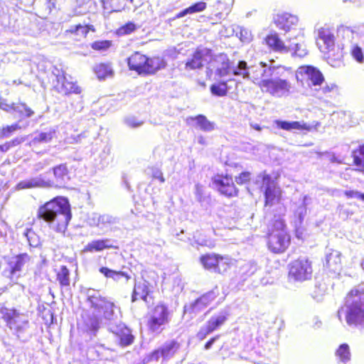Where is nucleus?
<instances>
[{
    "label": "nucleus",
    "instance_id": "nucleus-10",
    "mask_svg": "<svg viewBox=\"0 0 364 364\" xmlns=\"http://www.w3.org/2000/svg\"><path fill=\"white\" fill-rule=\"evenodd\" d=\"M219 294L218 287H215L212 290L203 294L193 301L186 304L183 307L184 314H188L191 318L193 317L203 311Z\"/></svg>",
    "mask_w": 364,
    "mask_h": 364
},
{
    "label": "nucleus",
    "instance_id": "nucleus-30",
    "mask_svg": "<svg viewBox=\"0 0 364 364\" xmlns=\"http://www.w3.org/2000/svg\"><path fill=\"white\" fill-rule=\"evenodd\" d=\"M55 129L49 128L45 132H36L32 139L27 144L30 147L36 146L39 144H46L51 141L55 136Z\"/></svg>",
    "mask_w": 364,
    "mask_h": 364
},
{
    "label": "nucleus",
    "instance_id": "nucleus-29",
    "mask_svg": "<svg viewBox=\"0 0 364 364\" xmlns=\"http://www.w3.org/2000/svg\"><path fill=\"white\" fill-rule=\"evenodd\" d=\"M150 292L151 285L148 281L141 279L136 282L132 295V301L134 302L139 299L146 301V298Z\"/></svg>",
    "mask_w": 364,
    "mask_h": 364
},
{
    "label": "nucleus",
    "instance_id": "nucleus-2",
    "mask_svg": "<svg viewBox=\"0 0 364 364\" xmlns=\"http://www.w3.org/2000/svg\"><path fill=\"white\" fill-rule=\"evenodd\" d=\"M38 217L49 223L58 232H64L72 218L70 204L63 196L55 197L41 205Z\"/></svg>",
    "mask_w": 364,
    "mask_h": 364
},
{
    "label": "nucleus",
    "instance_id": "nucleus-13",
    "mask_svg": "<svg viewBox=\"0 0 364 364\" xmlns=\"http://www.w3.org/2000/svg\"><path fill=\"white\" fill-rule=\"evenodd\" d=\"M211 56V49L198 47L187 59L184 68L186 70H200L206 63H209Z\"/></svg>",
    "mask_w": 364,
    "mask_h": 364
},
{
    "label": "nucleus",
    "instance_id": "nucleus-12",
    "mask_svg": "<svg viewBox=\"0 0 364 364\" xmlns=\"http://www.w3.org/2000/svg\"><path fill=\"white\" fill-rule=\"evenodd\" d=\"M169 321V311L164 304H158L150 314L148 320V326L152 332L159 333L163 329L162 326Z\"/></svg>",
    "mask_w": 364,
    "mask_h": 364
},
{
    "label": "nucleus",
    "instance_id": "nucleus-22",
    "mask_svg": "<svg viewBox=\"0 0 364 364\" xmlns=\"http://www.w3.org/2000/svg\"><path fill=\"white\" fill-rule=\"evenodd\" d=\"M316 44L321 51L329 53L333 50L335 44L334 35L328 28H321L318 31Z\"/></svg>",
    "mask_w": 364,
    "mask_h": 364
},
{
    "label": "nucleus",
    "instance_id": "nucleus-24",
    "mask_svg": "<svg viewBox=\"0 0 364 364\" xmlns=\"http://www.w3.org/2000/svg\"><path fill=\"white\" fill-rule=\"evenodd\" d=\"M324 267L333 273H337L341 269V253L331 249L326 250Z\"/></svg>",
    "mask_w": 364,
    "mask_h": 364
},
{
    "label": "nucleus",
    "instance_id": "nucleus-17",
    "mask_svg": "<svg viewBox=\"0 0 364 364\" xmlns=\"http://www.w3.org/2000/svg\"><path fill=\"white\" fill-rule=\"evenodd\" d=\"M213 184L220 194L231 198L236 196L237 190L231 176L218 174L213 178Z\"/></svg>",
    "mask_w": 364,
    "mask_h": 364
},
{
    "label": "nucleus",
    "instance_id": "nucleus-37",
    "mask_svg": "<svg viewBox=\"0 0 364 364\" xmlns=\"http://www.w3.org/2000/svg\"><path fill=\"white\" fill-rule=\"evenodd\" d=\"M207 7V4L204 1H198L196 2L190 6L183 9L179 13H178L176 16V18H180L184 17L188 14H193L198 12H201L204 11Z\"/></svg>",
    "mask_w": 364,
    "mask_h": 364
},
{
    "label": "nucleus",
    "instance_id": "nucleus-57",
    "mask_svg": "<svg viewBox=\"0 0 364 364\" xmlns=\"http://www.w3.org/2000/svg\"><path fill=\"white\" fill-rule=\"evenodd\" d=\"M14 102L9 103L7 100L0 97V108L7 112H12L15 106Z\"/></svg>",
    "mask_w": 364,
    "mask_h": 364
},
{
    "label": "nucleus",
    "instance_id": "nucleus-31",
    "mask_svg": "<svg viewBox=\"0 0 364 364\" xmlns=\"http://www.w3.org/2000/svg\"><path fill=\"white\" fill-rule=\"evenodd\" d=\"M223 257L215 254H206L202 255L200 258V263L203 267L208 270L220 272L219 264Z\"/></svg>",
    "mask_w": 364,
    "mask_h": 364
},
{
    "label": "nucleus",
    "instance_id": "nucleus-19",
    "mask_svg": "<svg viewBox=\"0 0 364 364\" xmlns=\"http://www.w3.org/2000/svg\"><path fill=\"white\" fill-rule=\"evenodd\" d=\"M58 73H53L55 75L56 84L54 85V87L59 93L64 95H69L71 93L80 94L81 92V88L73 81H70L67 79L63 72L60 74V70H57Z\"/></svg>",
    "mask_w": 364,
    "mask_h": 364
},
{
    "label": "nucleus",
    "instance_id": "nucleus-6",
    "mask_svg": "<svg viewBox=\"0 0 364 364\" xmlns=\"http://www.w3.org/2000/svg\"><path fill=\"white\" fill-rule=\"evenodd\" d=\"M87 300L92 309L97 311L103 312L104 318L109 321V323L118 324L117 315L114 311L117 307L113 301L107 297L102 296L100 291L89 289L86 293Z\"/></svg>",
    "mask_w": 364,
    "mask_h": 364
},
{
    "label": "nucleus",
    "instance_id": "nucleus-45",
    "mask_svg": "<svg viewBox=\"0 0 364 364\" xmlns=\"http://www.w3.org/2000/svg\"><path fill=\"white\" fill-rule=\"evenodd\" d=\"M336 355L339 358L340 361L347 363L350 360V352L348 344H341L336 352Z\"/></svg>",
    "mask_w": 364,
    "mask_h": 364
},
{
    "label": "nucleus",
    "instance_id": "nucleus-32",
    "mask_svg": "<svg viewBox=\"0 0 364 364\" xmlns=\"http://www.w3.org/2000/svg\"><path fill=\"white\" fill-rule=\"evenodd\" d=\"M274 124L277 125V127L281 129H284L286 131H292V130H306L310 131L311 129V126L308 125L304 122H297V121H285L277 119L274 121Z\"/></svg>",
    "mask_w": 364,
    "mask_h": 364
},
{
    "label": "nucleus",
    "instance_id": "nucleus-54",
    "mask_svg": "<svg viewBox=\"0 0 364 364\" xmlns=\"http://www.w3.org/2000/svg\"><path fill=\"white\" fill-rule=\"evenodd\" d=\"M125 124L131 128H137L144 124L143 121H139L134 116L127 117L124 119Z\"/></svg>",
    "mask_w": 364,
    "mask_h": 364
},
{
    "label": "nucleus",
    "instance_id": "nucleus-50",
    "mask_svg": "<svg viewBox=\"0 0 364 364\" xmlns=\"http://www.w3.org/2000/svg\"><path fill=\"white\" fill-rule=\"evenodd\" d=\"M24 235L31 247H36L40 245V238L33 230L26 229Z\"/></svg>",
    "mask_w": 364,
    "mask_h": 364
},
{
    "label": "nucleus",
    "instance_id": "nucleus-25",
    "mask_svg": "<svg viewBox=\"0 0 364 364\" xmlns=\"http://www.w3.org/2000/svg\"><path fill=\"white\" fill-rule=\"evenodd\" d=\"M337 34L338 38H341L343 42L341 43V54H338L337 58L343 56L345 50L348 49L349 45L353 44V39L355 38V31L350 27L341 26L337 29Z\"/></svg>",
    "mask_w": 364,
    "mask_h": 364
},
{
    "label": "nucleus",
    "instance_id": "nucleus-63",
    "mask_svg": "<svg viewBox=\"0 0 364 364\" xmlns=\"http://www.w3.org/2000/svg\"><path fill=\"white\" fill-rule=\"evenodd\" d=\"M358 195H359V191H345V196H346L348 198L358 199Z\"/></svg>",
    "mask_w": 364,
    "mask_h": 364
},
{
    "label": "nucleus",
    "instance_id": "nucleus-49",
    "mask_svg": "<svg viewBox=\"0 0 364 364\" xmlns=\"http://www.w3.org/2000/svg\"><path fill=\"white\" fill-rule=\"evenodd\" d=\"M138 28L139 26H137L134 23L129 21L119 27L117 31V33L118 36L129 35L134 32Z\"/></svg>",
    "mask_w": 364,
    "mask_h": 364
},
{
    "label": "nucleus",
    "instance_id": "nucleus-8",
    "mask_svg": "<svg viewBox=\"0 0 364 364\" xmlns=\"http://www.w3.org/2000/svg\"><path fill=\"white\" fill-rule=\"evenodd\" d=\"M289 279L303 282L311 279L313 269L311 262L305 257L299 258L289 264Z\"/></svg>",
    "mask_w": 364,
    "mask_h": 364
},
{
    "label": "nucleus",
    "instance_id": "nucleus-44",
    "mask_svg": "<svg viewBox=\"0 0 364 364\" xmlns=\"http://www.w3.org/2000/svg\"><path fill=\"white\" fill-rule=\"evenodd\" d=\"M57 280L61 287H68L70 286V271L66 266L60 267L59 272L57 273Z\"/></svg>",
    "mask_w": 364,
    "mask_h": 364
},
{
    "label": "nucleus",
    "instance_id": "nucleus-21",
    "mask_svg": "<svg viewBox=\"0 0 364 364\" xmlns=\"http://www.w3.org/2000/svg\"><path fill=\"white\" fill-rule=\"evenodd\" d=\"M298 22L299 18L296 16L287 12L279 13L274 16V23L277 28L285 33L294 29Z\"/></svg>",
    "mask_w": 364,
    "mask_h": 364
},
{
    "label": "nucleus",
    "instance_id": "nucleus-52",
    "mask_svg": "<svg viewBox=\"0 0 364 364\" xmlns=\"http://www.w3.org/2000/svg\"><path fill=\"white\" fill-rule=\"evenodd\" d=\"M10 16L6 14H0V33L6 31L10 28Z\"/></svg>",
    "mask_w": 364,
    "mask_h": 364
},
{
    "label": "nucleus",
    "instance_id": "nucleus-40",
    "mask_svg": "<svg viewBox=\"0 0 364 364\" xmlns=\"http://www.w3.org/2000/svg\"><path fill=\"white\" fill-rule=\"evenodd\" d=\"M94 71L100 80H104L107 77L112 76L113 71L109 64L100 63L96 65Z\"/></svg>",
    "mask_w": 364,
    "mask_h": 364
},
{
    "label": "nucleus",
    "instance_id": "nucleus-16",
    "mask_svg": "<svg viewBox=\"0 0 364 364\" xmlns=\"http://www.w3.org/2000/svg\"><path fill=\"white\" fill-rule=\"evenodd\" d=\"M107 329L115 336V341L122 347L132 345L134 340L132 331L122 322L118 324L109 323Z\"/></svg>",
    "mask_w": 364,
    "mask_h": 364
},
{
    "label": "nucleus",
    "instance_id": "nucleus-18",
    "mask_svg": "<svg viewBox=\"0 0 364 364\" xmlns=\"http://www.w3.org/2000/svg\"><path fill=\"white\" fill-rule=\"evenodd\" d=\"M289 242L290 237L285 230L272 231L268 237L269 249L274 253L283 252Z\"/></svg>",
    "mask_w": 364,
    "mask_h": 364
},
{
    "label": "nucleus",
    "instance_id": "nucleus-14",
    "mask_svg": "<svg viewBox=\"0 0 364 364\" xmlns=\"http://www.w3.org/2000/svg\"><path fill=\"white\" fill-rule=\"evenodd\" d=\"M91 226L97 227L102 231H114L119 223V218L109 213H92L88 218Z\"/></svg>",
    "mask_w": 364,
    "mask_h": 364
},
{
    "label": "nucleus",
    "instance_id": "nucleus-43",
    "mask_svg": "<svg viewBox=\"0 0 364 364\" xmlns=\"http://www.w3.org/2000/svg\"><path fill=\"white\" fill-rule=\"evenodd\" d=\"M230 87L228 85L227 81H221L214 83L210 86V92L213 95L223 97L226 95Z\"/></svg>",
    "mask_w": 364,
    "mask_h": 364
},
{
    "label": "nucleus",
    "instance_id": "nucleus-51",
    "mask_svg": "<svg viewBox=\"0 0 364 364\" xmlns=\"http://www.w3.org/2000/svg\"><path fill=\"white\" fill-rule=\"evenodd\" d=\"M20 129L18 124L15 123L10 126H6L1 129L0 137L9 138L11 136L12 133Z\"/></svg>",
    "mask_w": 364,
    "mask_h": 364
},
{
    "label": "nucleus",
    "instance_id": "nucleus-62",
    "mask_svg": "<svg viewBox=\"0 0 364 364\" xmlns=\"http://www.w3.org/2000/svg\"><path fill=\"white\" fill-rule=\"evenodd\" d=\"M152 176H153V178L159 179L161 183L165 182V178L163 176L162 172L160 170L156 169V170L154 171Z\"/></svg>",
    "mask_w": 364,
    "mask_h": 364
},
{
    "label": "nucleus",
    "instance_id": "nucleus-41",
    "mask_svg": "<svg viewBox=\"0 0 364 364\" xmlns=\"http://www.w3.org/2000/svg\"><path fill=\"white\" fill-rule=\"evenodd\" d=\"M311 198L308 196H304L301 204L298 206L297 209L294 212V215L297 218L296 223L301 225L304 219L306 214V206L309 204V201Z\"/></svg>",
    "mask_w": 364,
    "mask_h": 364
},
{
    "label": "nucleus",
    "instance_id": "nucleus-23",
    "mask_svg": "<svg viewBox=\"0 0 364 364\" xmlns=\"http://www.w3.org/2000/svg\"><path fill=\"white\" fill-rule=\"evenodd\" d=\"M298 73L304 75L314 86L321 85L324 80L320 70L311 65L301 66L298 70Z\"/></svg>",
    "mask_w": 364,
    "mask_h": 364
},
{
    "label": "nucleus",
    "instance_id": "nucleus-7",
    "mask_svg": "<svg viewBox=\"0 0 364 364\" xmlns=\"http://www.w3.org/2000/svg\"><path fill=\"white\" fill-rule=\"evenodd\" d=\"M127 63L131 70H135L139 74H154L166 65L159 57L149 58L138 52L128 58Z\"/></svg>",
    "mask_w": 364,
    "mask_h": 364
},
{
    "label": "nucleus",
    "instance_id": "nucleus-38",
    "mask_svg": "<svg viewBox=\"0 0 364 364\" xmlns=\"http://www.w3.org/2000/svg\"><path fill=\"white\" fill-rule=\"evenodd\" d=\"M13 112L18 114L21 119L31 117L34 112L26 104L23 102L16 103Z\"/></svg>",
    "mask_w": 364,
    "mask_h": 364
},
{
    "label": "nucleus",
    "instance_id": "nucleus-34",
    "mask_svg": "<svg viewBox=\"0 0 364 364\" xmlns=\"http://www.w3.org/2000/svg\"><path fill=\"white\" fill-rule=\"evenodd\" d=\"M99 272L106 278L112 279L114 282H119L121 279L124 278L127 282L131 279V276L126 272L116 271L106 267H100Z\"/></svg>",
    "mask_w": 364,
    "mask_h": 364
},
{
    "label": "nucleus",
    "instance_id": "nucleus-4",
    "mask_svg": "<svg viewBox=\"0 0 364 364\" xmlns=\"http://www.w3.org/2000/svg\"><path fill=\"white\" fill-rule=\"evenodd\" d=\"M0 318L6 322V326L20 341L26 342L31 338L32 333L26 315L14 309L2 307L0 309Z\"/></svg>",
    "mask_w": 364,
    "mask_h": 364
},
{
    "label": "nucleus",
    "instance_id": "nucleus-53",
    "mask_svg": "<svg viewBox=\"0 0 364 364\" xmlns=\"http://www.w3.org/2000/svg\"><path fill=\"white\" fill-rule=\"evenodd\" d=\"M109 41H100L92 43V48L97 50H105L111 46Z\"/></svg>",
    "mask_w": 364,
    "mask_h": 364
},
{
    "label": "nucleus",
    "instance_id": "nucleus-26",
    "mask_svg": "<svg viewBox=\"0 0 364 364\" xmlns=\"http://www.w3.org/2000/svg\"><path fill=\"white\" fill-rule=\"evenodd\" d=\"M144 0H100L105 9L111 11H120L127 5V2L131 3L134 7L140 6Z\"/></svg>",
    "mask_w": 364,
    "mask_h": 364
},
{
    "label": "nucleus",
    "instance_id": "nucleus-64",
    "mask_svg": "<svg viewBox=\"0 0 364 364\" xmlns=\"http://www.w3.org/2000/svg\"><path fill=\"white\" fill-rule=\"evenodd\" d=\"M218 338L219 336H216L215 337L211 338L208 341H207L206 343L205 344V349L209 350L210 348H211L212 346L218 339Z\"/></svg>",
    "mask_w": 364,
    "mask_h": 364
},
{
    "label": "nucleus",
    "instance_id": "nucleus-27",
    "mask_svg": "<svg viewBox=\"0 0 364 364\" xmlns=\"http://www.w3.org/2000/svg\"><path fill=\"white\" fill-rule=\"evenodd\" d=\"M82 318L86 331L90 336H95L100 328L102 318L99 315L92 312L85 313L84 316H82Z\"/></svg>",
    "mask_w": 364,
    "mask_h": 364
},
{
    "label": "nucleus",
    "instance_id": "nucleus-58",
    "mask_svg": "<svg viewBox=\"0 0 364 364\" xmlns=\"http://www.w3.org/2000/svg\"><path fill=\"white\" fill-rule=\"evenodd\" d=\"M26 139H27L26 136H18L11 141H9L8 142L9 143L10 147L13 148V147L17 146L20 145L21 144H22L23 142H24L26 140Z\"/></svg>",
    "mask_w": 364,
    "mask_h": 364
},
{
    "label": "nucleus",
    "instance_id": "nucleus-15",
    "mask_svg": "<svg viewBox=\"0 0 364 364\" xmlns=\"http://www.w3.org/2000/svg\"><path fill=\"white\" fill-rule=\"evenodd\" d=\"M255 183L264 192L265 205H272L276 198V184L274 180L269 174L262 172L257 175Z\"/></svg>",
    "mask_w": 364,
    "mask_h": 364
},
{
    "label": "nucleus",
    "instance_id": "nucleus-3",
    "mask_svg": "<svg viewBox=\"0 0 364 364\" xmlns=\"http://www.w3.org/2000/svg\"><path fill=\"white\" fill-rule=\"evenodd\" d=\"M344 315L346 323L349 326L364 328V291L356 288L351 290L346 298L343 306L338 311V317L341 321Z\"/></svg>",
    "mask_w": 364,
    "mask_h": 364
},
{
    "label": "nucleus",
    "instance_id": "nucleus-48",
    "mask_svg": "<svg viewBox=\"0 0 364 364\" xmlns=\"http://www.w3.org/2000/svg\"><path fill=\"white\" fill-rule=\"evenodd\" d=\"M349 50L355 60H356L358 63H362L364 60V55L363 52V49L358 46L357 44L349 45L348 49L345 50V53L347 50Z\"/></svg>",
    "mask_w": 364,
    "mask_h": 364
},
{
    "label": "nucleus",
    "instance_id": "nucleus-46",
    "mask_svg": "<svg viewBox=\"0 0 364 364\" xmlns=\"http://www.w3.org/2000/svg\"><path fill=\"white\" fill-rule=\"evenodd\" d=\"M233 32L245 43H250L252 40V33L247 28L237 26L235 28H233Z\"/></svg>",
    "mask_w": 364,
    "mask_h": 364
},
{
    "label": "nucleus",
    "instance_id": "nucleus-60",
    "mask_svg": "<svg viewBox=\"0 0 364 364\" xmlns=\"http://www.w3.org/2000/svg\"><path fill=\"white\" fill-rule=\"evenodd\" d=\"M274 230L272 231L285 230V224L282 220H277L273 224Z\"/></svg>",
    "mask_w": 364,
    "mask_h": 364
},
{
    "label": "nucleus",
    "instance_id": "nucleus-47",
    "mask_svg": "<svg viewBox=\"0 0 364 364\" xmlns=\"http://www.w3.org/2000/svg\"><path fill=\"white\" fill-rule=\"evenodd\" d=\"M354 164L357 166H364V145H360L352 152Z\"/></svg>",
    "mask_w": 364,
    "mask_h": 364
},
{
    "label": "nucleus",
    "instance_id": "nucleus-20",
    "mask_svg": "<svg viewBox=\"0 0 364 364\" xmlns=\"http://www.w3.org/2000/svg\"><path fill=\"white\" fill-rule=\"evenodd\" d=\"M179 345L175 341H171L165 343L161 347L154 350L148 357L149 361H159L162 358V361L166 360L173 356L178 349Z\"/></svg>",
    "mask_w": 364,
    "mask_h": 364
},
{
    "label": "nucleus",
    "instance_id": "nucleus-61",
    "mask_svg": "<svg viewBox=\"0 0 364 364\" xmlns=\"http://www.w3.org/2000/svg\"><path fill=\"white\" fill-rule=\"evenodd\" d=\"M48 164L46 161H39L33 166V169L36 172H38L43 170L46 166H48Z\"/></svg>",
    "mask_w": 364,
    "mask_h": 364
},
{
    "label": "nucleus",
    "instance_id": "nucleus-9",
    "mask_svg": "<svg viewBox=\"0 0 364 364\" xmlns=\"http://www.w3.org/2000/svg\"><path fill=\"white\" fill-rule=\"evenodd\" d=\"M29 260L30 257L26 253L9 257L6 259V267L3 274L11 281L16 282L21 277L23 267Z\"/></svg>",
    "mask_w": 364,
    "mask_h": 364
},
{
    "label": "nucleus",
    "instance_id": "nucleus-56",
    "mask_svg": "<svg viewBox=\"0 0 364 364\" xmlns=\"http://www.w3.org/2000/svg\"><path fill=\"white\" fill-rule=\"evenodd\" d=\"M251 178V173L248 171L242 172L238 176L235 177V182L237 184H245L250 181Z\"/></svg>",
    "mask_w": 364,
    "mask_h": 364
},
{
    "label": "nucleus",
    "instance_id": "nucleus-39",
    "mask_svg": "<svg viewBox=\"0 0 364 364\" xmlns=\"http://www.w3.org/2000/svg\"><path fill=\"white\" fill-rule=\"evenodd\" d=\"M257 270V264L253 261H249L240 266L239 273L244 279H246L247 277L254 274Z\"/></svg>",
    "mask_w": 364,
    "mask_h": 364
},
{
    "label": "nucleus",
    "instance_id": "nucleus-35",
    "mask_svg": "<svg viewBox=\"0 0 364 364\" xmlns=\"http://www.w3.org/2000/svg\"><path fill=\"white\" fill-rule=\"evenodd\" d=\"M267 44L274 50L281 53H287V47L284 42L279 38L277 33L268 35L265 38Z\"/></svg>",
    "mask_w": 364,
    "mask_h": 364
},
{
    "label": "nucleus",
    "instance_id": "nucleus-11",
    "mask_svg": "<svg viewBox=\"0 0 364 364\" xmlns=\"http://www.w3.org/2000/svg\"><path fill=\"white\" fill-rule=\"evenodd\" d=\"M230 65L231 62L226 54L220 53L214 57L212 55L207 67V73L222 78L231 73Z\"/></svg>",
    "mask_w": 364,
    "mask_h": 364
},
{
    "label": "nucleus",
    "instance_id": "nucleus-5",
    "mask_svg": "<svg viewBox=\"0 0 364 364\" xmlns=\"http://www.w3.org/2000/svg\"><path fill=\"white\" fill-rule=\"evenodd\" d=\"M53 171L55 181H46L42 175H39L36 177L21 181L16 184V189L19 191L33 188L63 187L65 186L70 179L66 166L60 164L54 167Z\"/></svg>",
    "mask_w": 364,
    "mask_h": 364
},
{
    "label": "nucleus",
    "instance_id": "nucleus-1",
    "mask_svg": "<svg viewBox=\"0 0 364 364\" xmlns=\"http://www.w3.org/2000/svg\"><path fill=\"white\" fill-rule=\"evenodd\" d=\"M274 63V61L269 64L261 62L249 67L246 61L239 60L236 63H231V73L243 79L251 80L263 92L276 97L287 96L291 89L289 73L284 66Z\"/></svg>",
    "mask_w": 364,
    "mask_h": 364
},
{
    "label": "nucleus",
    "instance_id": "nucleus-33",
    "mask_svg": "<svg viewBox=\"0 0 364 364\" xmlns=\"http://www.w3.org/2000/svg\"><path fill=\"white\" fill-rule=\"evenodd\" d=\"M229 316V308H225L222 309L218 314L211 316L210 319L207 321V323L214 331L225 323V322L228 320Z\"/></svg>",
    "mask_w": 364,
    "mask_h": 364
},
{
    "label": "nucleus",
    "instance_id": "nucleus-59",
    "mask_svg": "<svg viewBox=\"0 0 364 364\" xmlns=\"http://www.w3.org/2000/svg\"><path fill=\"white\" fill-rule=\"evenodd\" d=\"M203 192V186L199 183L196 184L195 185L196 198L200 202L202 201Z\"/></svg>",
    "mask_w": 364,
    "mask_h": 364
},
{
    "label": "nucleus",
    "instance_id": "nucleus-55",
    "mask_svg": "<svg viewBox=\"0 0 364 364\" xmlns=\"http://www.w3.org/2000/svg\"><path fill=\"white\" fill-rule=\"evenodd\" d=\"M213 332V329L206 323L205 326H202L197 333V338L200 341L205 339L208 335Z\"/></svg>",
    "mask_w": 364,
    "mask_h": 364
},
{
    "label": "nucleus",
    "instance_id": "nucleus-36",
    "mask_svg": "<svg viewBox=\"0 0 364 364\" xmlns=\"http://www.w3.org/2000/svg\"><path fill=\"white\" fill-rule=\"evenodd\" d=\"M90 31H95L94 26L87 23L83 22L82 23L70 26V28L67 31L79 38H85Z\"/></svg>",
    "mask_w": 364,
    "mask_h": 364
},
{
    "label": "nucleus",
    "instance_id": "nucleus-42",
    "mask_svg": "<svg viewBox=\"0 0 364 364\" xmlns=\"http://www.w3.org/2000/svg\"><path fill=\"white\" fill-rule=\"evenodd\" d=\"M193 119L196 121L197 125L204 132H211L215 129V124L210 122L207 117L203 114H199Z\"/></svg>",
    "mask_w": 364,
    "mask_h": 364
},
{
    "label": "nucleus",
    "instance_id": "nucleus-28",
    "mask_svg": "<svg viewBox=\"0 0 364 364\" xmlns=\"http://www.w3.org/2000/svg\"><path fill=\"white\" fill-rule=\"evenodd\" d=\"M114 240L109 238H104L92 240L88 242L85 247V252H100L106 249H118V247L113 245Z\"/></svg>",
    "mask_w": 364,
    "mask_h": 364
}]
</instances>
